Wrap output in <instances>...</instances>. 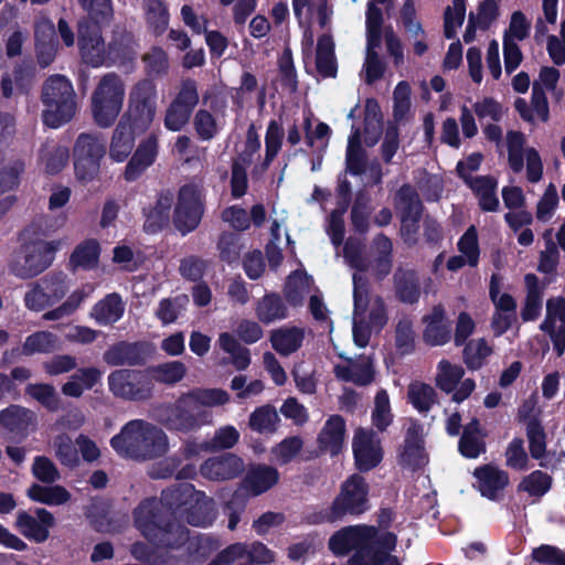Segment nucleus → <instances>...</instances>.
Masks as SVG:
<instances>
[{
	"label": "nucleus",
	"instance_id": "f257e3e1",
	"mask_svg": "<svg viewBox=\"0 0 565 565\" xmlns=\"http://www.w3.org/2000/svg\"><path fill=\"white\" fill-rule=\"evenodd\" d=\"M188 497H195L186 512V521L194 526H209L216 519L214 501L191 484H180L164 490L161 499H148L135 510V523L142 535L156 545L178 548L189 540L186 529L179 523L163 525V514L186 504Z\"/></svg>",
	"mask_w": 565,
	"mask_h": 565
},
{
	"label": "nucleus",
	"instance_id": "f03ea898",
	"mask_svg": "<svg viewBox=\"0 0 565 565\" xmlns=\"http://www.w3.org/2000/svg\"><path fill=\"white\" fill-rule=\"evenodd\" d=\"M157 111V90L150 81L137 83L129 93L128 109L116 126L109 143V157L124 162L132 153L136 134L146 131Z\"/></svg>",
	"mask_w": 565,
	"mask_h": 565
},
{
	"label": "nucleus",
	"instance_id": "7ed1b4c3",
	"mask_svg": "<svg viewBox=\"0 0 565 565\" xmlns=\"http://www.w3.org/2000/svg\"><path fill=\"white\" fill-rule=\"evenodd\" d=\"M393 533L374 526L356 525L340 530L329 541L330 550L338 555L354 551L352 565H401L391 552L395 548Z\"/></svg>",
	"mask_w": 565,
	"mask_h": 565
},
{
	"label": "nucleus",
	"instance_id": "20e7f679",
	"mask_svg": "<svg viewBox=\"0 0 565 565\" xmlns=\"http://www.w3.org/2000/svg\"><path fill=\"white\" fill-rule=\"evenodd\" d=\"M230 402V394L222 388H193L168 404L159 420L169 430L190 433L212 424V413L206 407H217Z\"/></svg>",
	"mask_w": 565,
	"mask_h": 565
},
{
	"label": "nucleus",
	"instance_id": "39448f33",
	"mask_svg": "<svg viewBox=\"0 0 565 565\" xmlns=\"http://www.w3.org/2000/svg\"><path fill=\"white\" fill-rule=\"evenodd\" d=\"M65 217L51 222L47 217H40L23 232L25 243L15 252L10 262L9 270L21 279L32 278L44 271L53 262L54 254L63 241H43L39 235L45 236L62 227Z\"/></svg>",
	"mask_w": 565,
	"mask_h": 565
},
{
	"label": "nucleus",
	"instance_id": "423d86ee",
	"mask_svg": "<svg viewBox=\"0 0 565 565\" xmlns=\"http://www.w3.org/2000/svg\"><path fill=\"white\" fill-rule=\"evenodd\" d=\"M110 445L121 457L150 460L168 451L169 438L157 425L143 419H132L110 439Z\"/></svg>",
	"mask_w": 565,
	"mask_h": 565
},
{
	"label": "nucleus",
	"instance_id": "0eeeda50",
	"mask_svg": "<svg viewBox=\"0 0 565 565\" xmlns=\"http://www.w3.org/2000/svg\"><path fill=\"white\" fill-rule=\"evenodd\" d=\"M353 341L360 347L367 345L373 330L386 323V312L382 299L369 291L367 281L361 274H353Z\"/></svg>",
	"mask_w": 565,
	"mask_h": 565
},
{
	"label": "nucleus",
	"instance_id": "6e6552de",
	"mask_svg": "<svg viewBox=\"0 0 565 565\" xmlns=\"http://www.w3.org/2000/svg\"><path fill=\"white\" fill-rule=\"evenodd\" d=\"M42 102L43 122L51 128H58L70 121L76 110L73 86L62 75L51 76L45 82Z\"/></svg>",
	"mask_w": 565,
	"mask_h": 565
},
{
	"label": "nucleus",
	"instance_id": "1a4fd4ad",
	"mask_svg": "<svg viewBox=\"0 0 565 565\" xmlns=\"http://www.w3.org/2000/svg\"><path fill=\"white\" fill-rule=\"evenodd\" d=\"M126 88L115 73L104 75L92 95V114L99 127H109L121 111Z\"/></svg>",
	"mask_w": 565,
	"mask_h": 565
},
{
	"label": "nucleus",
	"instance_id": "9d476101",
	"mask_svg": "<svg viewBox=\"0 0 565 565\" xmlns=\"http://www.w3.org/2000/svg\"><path fill=\"white\" fill-rule=\"evenodd\" d=\"M107 383L114 396L129 401L147 399L153 392V385L149 382L146 370L113 371L107 377Z\"/></svg>",
	"mask_w": 565,
	"mask_h": 565
},
{
	"label": "nucleus",
	"instance_id": "9b49d317",
	"mask_svg": "<svg viewBox=\"0 0 565 565\" xmlns=\"http://www.w3.org/2000/svg\"><path fill=\"white\" fill-rule=\"evenodd\" d=\"M68 285L62 275L45 276L28 286L23 302L28 310L41 312L64 298Z\"/></svg>",
	"mask_w": 565,
	"mask_h": 565
},
{
	"label": "nucleus",
	"instance_id": "f8f14e48",
	"mask_svg": "<svg viewBox=\"0 0 565 565\" xmlns=\"http://www.w3.org/2000/svg\"><path fill=\"white\" fill-rule=\"evenodd\" d=\"M103 26H93L87 22L78 24V46L83 60L92 66H100L109 62H117L121 54L113 46H106L100 29Z\"/></svg>",
	"mask_w": 565,
	"mask_h": 565
},
{
	"label": "nucleus",
	"instance_id": "ddd939ff",
	"mask_svg": "<svg viewBox=\"0 0 565 565\" xmlns=\"http://www.w3.org/2000/svg\"><path fill=\"white\" fill-rule=\"evenodd\" d=\"M203 189L200 184L189 183L179 191L174 210V225L183 235L198 227L203 215Z\"/></svg>",
	"mask_w": 565,
	"mask_h": 565
},
{
	"label": "nucleus",
	"instance_id": "4468645a",
	"mask_svg": "<svg viewBox=\"0 0 565 565\" xmlns=\"http://www.w3.org/2000/svg\"><path fill=\"white\" fill-rule=\"evenodd\" d=\"M369 488L363 477L351 476L341 487V492L333 501L328 519L335 521L344 514H360L367 509Z\"/></svg>",
	"mask_w": 565,
	"mask_h": 565
},
{
	"label": "nucleus",
	"instance_id": "2eb2a0df",
	"mask_svg": "<svg viewBox=\"0 0 565 565\" xmlns=\"http://www.w3.org/2000/svg\"><path fill=\"white\" fill-rule=\"evenodd\" d=\"M274 561V553L264 544L235 543L220 552L207 565H253L268 564Z\"/></svg>",
	"mask_w": 565,
	"mask_h": 565
},
{
	"label": "nucleus",
	"instance_id": "dca6fc26",
	"mask_svg": "<svg viewBox=\"0 0 565 565\" xmlns=\"http://www.w3.org/2000/svg\"><path fill=\"white\" fill-rule=\"evenodd\" d=\"M345 163L347 171L353 175H364L367 185L377 184L382 180L381 164L377 161L366 162V153L361 147L360 131L354 127L348 139Z\"/></svg>",
	"mask_w": 565,
	"mask_h": 565
},
{
	"label": "nucleus",
	"instance_id": "f3484780",
	"mask_svg": "<svg viewBox=\"0 0 565 565\" xmlns=\"http://www.w3.org/2000/svg\"><path fill=\"white\" fill-rule=\"evenodd\" d=\"M355 465L361 471H369L383 459V448L379 435L370 428L359 427L352 438Z\"/></svg>",
	"mask_w": 565,
	"mask_h": 565
},
{
	"label": "nucleus",
	"instance_id": "a211bd4d",
	"mask_svg": "<svg viewBox=\"0 0 565 565\" xmlns=\"http://www.w3.org/2000/svg\"><path fill=\"white\" fill-rule=\"evenodd\" d=\"M396 206L402 215V234L406 242H414L418 232L422 203L417 193L409 185L401 188L397 193Z\"/></svg>",
	"mask_w": 565,
	"mask_h": 565
},
{
	"label": "nucleus",
	"instance_id": "6ab92c4d",
	"mask_svg": "<svg viewBox=\"0 0 565 565\" xmlns=\"http://www.w3.org/2000/svg\"><path fill=\"white\" fill-rule=\"evenodd\" d=\"M159 152V140L156 135L142 139L126 164L124 177L127 181H135L150 168Z\"/></svg>",
	"mask_w": 565,
	"mask_h": 565
},
{
	"label": "nucleus",
	"instance_id": "aec40b11",
	"mask_svg": "<svg viewBox=\"0 0 565 565\" xmlns=\"http://www.w3.org/2000/svg\"><path fill=\"white\" fill-rule=\"evenodd\" d=\"M53 525V514L43 508L35 509L33 514L20 511L17 515V527L21 534L36 543H42L49 537Z\"/></svg>",
	"mask_w": 565,
	"mask_h": 565
},
{
	"label": "nucleus",
	"instance_id": "412c9836",
	"mask_svg": "<svg viewBox=\"0 0 565 565\" xmlns=\"http://www.w3.org/2000/svg\"><path fill=\"white\" fill-rule=\"evenodd\" d=\"M541 329L550 334L558 355L565 350V299L552 298L546 303V317Z\"/></svg>",
	"mask_w": 565,
	"mask_h": 565
},
{
	"label": "nucleus",
	"instance_id": "4be33fe9",
	"mask_svg": "<svg viewBox=\"0 0 565 565\" xmlns=\"http://www.w3.org/2000/svg\"><path fill=\"white\" fill-rule=\"evenodd\" d=\"M243 460L234 454H224L205 460L200 472L212 481H225L238 477L244 470Z\"/></svg>",
	"mask_w": 565,
	"mask_h": 565
},
{
	"label": "nucleus",
	"instance_id": "5701e85b",
	"mask_svg": "<svg viewBox=\"0 0 565 565\" xmlns=\"http://www.w3.org/2000/svg\"><path fill=\"white\" fill-rule=\"evenodd\" d=\"M0 426L13 437L23 439L35 429L36 416L20 405H10L0 412Z\"/></svg>",
	"mask_w": 565,
	"mask_h": 565
},
{
	"label": "nucleus",
	"instance_id": "b1692460",
	"mask_svg": "<svg viewBox=\"0 0 565 565\" xmlns=\"http://www.w3.org/2000/svg\"><path fill=\"white\" fill-rule=\"evenodd\" d=\"M423 322L425 323L423 337L426 343L437 347L444 345L450 340L451 324L443 306H435L423 318Z\"/></svg>",
	"mask_w": 565,
	"mask_h": 565
},
{
	"label": "nucleus",
	"instance_id": "393cba45",
	"mask_svg": "<svg viewBox=\"0 0 565 565\" xmlns=\"http://www.w3.org/2000/svg\"><path fill=\"white\" fill-rule=\"evenodd\" d=\"M401 461L412 469L424 467L428 462L423 441V428L417 424L413 423L406 431Z\"/></svg>",
	"mask_w": 565,
	"mask_h": 565
},
{
	"label": "nucleus",
	"instance_id": "a878e982",
	"mask_svg": "<svg viewBox=\"0 0 565 565\" xmlns=\"http://www.w3.org/2000/svg\"><path fill=\"white\" fill-rule=\"evenodd\" d=\"M475 477L480 493L491 500L498 499L509 483L507 472L493 466H484L476 469Z\"/></svg>",
	"mask_w": 565,
	"mask_h": 565
},
{
	"label": "nucleus",
	"instance_id": "bb28decb",
	"mask_svg": "<svg viewBox=\"0 0 565 565\" xmlns=\"http://www.w3.org/2000/svg\"><path fill=\"white\" fill-rule=\"evenodd\" d=\"M36 55L41 66L50 65L57 52L54 24L47 19H41L35 25Z\"/></svg>",
	"mask_w": 565,
	"mask_h": 565
},
{
	"label": "nucleus",
	"instance_id": "cd10ccee",
	"mask_svg": "<svg viewBox=\"0 0 565 565\" xmlns=\"http://www.w3.org/2000/svg\"><path fill=\"white\" fill-rule=\"evenodd\" d=\"M345 420L339 415L330 416L324 423L319 436V446L330 452L338 455L344 447Z\"/></svg>",
	"mask_w": 565,
	"mask_h": 565
},
{
	"label": "nucleus",
	"instance_id": "c85d7f7f",
	"mask_svg": "<svg viewBox=\"0 0 565 565\" xmlns=\"http://www.w3.org/2000/svg\"><path fill=\"white\" fill-rule=\"evenodd\" d=\"M142 344L118 342L105 351L103 360L110 366L137 365L142 362Z\"/></svg>",
	"mask_w": 565,
	"mask_h": 565
},
{
	"label": "nucleus",
	"instance_id": "c756f323",
	"mask_svg": "<svg viewBox=\"0 0 565 565\" xmlns=\"http://www.w3.org/2000/svg\"><path fill=\"white\" fill-rule=\"evenodd\" d=\"M305 339V329L297 326H284L270 332L274 350L281 355H290L299 350Z\"/></svg>",
	"mask_w": 565,
	"mask_h": 565
},
{
	"label": "nucleus",
	"instance_id": "7c9ffc66",
	"mask_svg": "<svg viewBox=\"0 0 565 565\" xmlns=\"http://www.w3.org/2000/svg\"><path fill=\"white\" fill-rule=\"evenodd\" d=\"M102 379L97 367H82L72 374L62 386V393L70 397H81L85 391L93 388Z\"/></svg>",
	"mask_w": 565,
	"mask_h": 565
},
{
	"label": "nucleus",
	"instance_id": "2f4dec72",
	"mask_svg": "<svg viewBox=\"0 0 565 565\" xmlns=\"http://www.w3.org/2000/svg\"><path fill=\"white\" fill-rule=\"evenodd\" d=\"M125 303L118 294H109L92 308L90 317L100 326H109L121 319Z\"/></svg>",
	"mask_w": 565,
	"mask_h": 565
},
{
	"label": "nucleus",
	"instance_id": "473e14b6",
	"mask_svg": "<svg viewBox=\"0 0 565 565\" xmlns=\"http://www.w3.org/2000/svg\"><path fill=\"white\" fill-rule=\"evenodd\" d=\"M277 469L266 465H256L249 468L245 477V487L252 494L259 495L278 482Z\"/></svg>",
	"mask_w": 565,
	"mask_h": 565
},
{
	"label": "nucleus",
	"instance_id": "72a5a7b5",
	"mask_svg": "<svg viewBox=\"0 0 565 565\" xmlns=\"http://www.w3.org/2000/svg\"><path fill=\"white\" fill-rule=\"evenodd\" d=\"M282 143V130L279 124L275 120L269 121L266 136L265 147L266 152L264 159L255 163L252 170L253 178H260L270 166L274 158L277 156Z\"/></svg>",
	"mask_w": 565,
	"mask_h": 565
},
{
	"label": "nucleus",
	"instance_id": "f704fd0d",
	"mask_svg": "<svg viewBox=\"0 0 565 565\" xmlns=\"http://www.w3.org/2000/svg\"><path fill=\"white\" fill-rule=\"evenodd\" d=\"M468 185L478 198L479 205L483 211L494 212L500 202L497 195L498 182L492 177H476L468 181Z\"/></svg>",
	"mask_w": 565,
	"mask_h": 565
},
{
	"label": "nucleus",
	"instance_id": "c9c22d12",
	"mask_svg": "<svg viewBox=\"0 0 565 565\" xmlns=\"http://www.w3.org/2000/svg\"><path fill=\"white\" fill-rule=\"evenodd\" d=\"M337 377L352 382L358 385H367L373 381V367L370 358H361L347 365H337L334 367Z\"/></svg>",
	"mask_w": 565,
	"mask_h": 565
},
{
	"label": "nucleus",
	"instance_id": "e433bc0d",
	"mask_svg": "<svg viewBox=\"0 0 565 565\" xmlns=\"http://www.w3.org/2000/svg\"><path fill=\"white\" fill-rule=\"evenodd\" d=\"M146 372L149 375V382L152 385L153 382L174 385L184 379L188 369L181 361H169L150 366L146 369Z\"/></svg>",
	"mask_w": 565,
	"mask_h": 565
},
{
	"label": "nucleus",
	"instance_id": "4c0bfd02",
	"mask_svg": "<svg viewBox=\"0 0 565 565\" xmlns=\"http://www.w3.org/2000/svg\"><path fill=\"white\" fill-rule=\"evenodd\" d=\"M355 128L353 125L352 128ZM356 129H360L356 127ZM361 131V130H359ZM382 132V114L376 100L367 99L364 107V128L360 132L366 146H374Z\"/></svg>",
	"mask_w": 565,
	"mask_h": 565
},
{
	"label": "nucleus",
	"instance_id": "58836bf2",
	"mask_svg": "<svg viewBox=\"0 0 565 565\" xmlns=\"http://www.w3.org/2000/svg\"><path fill=\"white\" fill-rule=\"evenodd\" d=\"M459 451L467 458H477L486 451L483 436L477 419H472L463 427L462 436L459 440Z\"/></svg>",
	"mask_w": 565,
	"mask_h": 565
},
{
	"label": "nucleus",
	"instance_id": "ea45409f",
	"mask_svg": "<svg viewBox=\"0 0 565 565\" xmlns=\"http://www.w3.org/2000/svg\"><path fill=\"white\" fill-rule=\"evenodd\" d=\"M94 291L92 285L84 286L81 289L73 291L67 299L58 307L46 311L43 319L46 321H55L73 315L82 305V302L89 297Z\"/></svg>",
	"mask_w": 565,
	"mask_h": 565
},
{
	"label": "nucleus",
	"instance_id": "a19ab883",
	"mask_svg": "<svg viewBox=\"0 0 565 565\" xmlns=\"http://www.w3.org/2000/svg\"><path fill=\"white\" fill-rule=\"evenodd\" d=\"M87 15V22L93 26H105L114 17L111 0H78Z\"/></svg>",
	"mask_w": 565,
	"mask_h": 565
},
{
	"label": "nucleus",
	"instance_id": "79ce46f5",
	"mask_svg": "<svg viewBox=\"0 0 565 565\" xmlns=\"http://www.w3.org/2000/svg\"><path fill=\"white\" fill-rule=\"evenodd\" d=\"M311 290L312 279L302 271H295L287 279L285 297L291 306H299Z\"/></svg>",
	"mask_w": 565,
	"mask_h": 565
},
{
	"label": "nucleus",
	"instance_id": "37998d69",
	"mask_svg": "<svg viewBox=\"0 0 565 565\" xmlns=\"http://www.w3.org/2000/svg\"><path fill=\"white\" fill-rule=\"evenodd\" d=\"M256 316L264 323H271L287 318V308L282 299L275 295L264 296L256 306Z\"/></svg>",
	"mask_w": 565,
	"mask_h": 565
},
{
	"label": "nucleus",
	"instance_id": "c03bdc74",
	"mask_svg": "<svg viewBox=\"0 0 565 565\" xmlns=\"http://www.w3.org/2000/svg\"><path fill=\"white\" fill-rule=\"evenodd\" d=\"M394 414L391 407V401L385 390H380L375 394L373 407L371 411L372 425L377 431H385L393 423Z\"/></svg>",
	"mask_w": 565,
	"mask_h": 565
},
{
	"label": "nucleus",
	"instance_id": "a18cd8bd",
	"mask_svg": "<svg viewBox=\"0 0 565 565\" xmlns=\"http://www.w3.org/2000/svg\"><path fill=\"white\" fill-rule=\"evenodd\" d=\"M32 71L26 66H18L12 73L2 77L1 89L6 97L25 92L32 83Z\"/></svg>",
	"mask_w": 565,
	"mask_h": 565
},
{
	"label": "nucleus",
	"instance_id": "49530a36",
	"mask_svg": "<svg viewBox=\"0 0 565 565\" xmlns=\"http://www.w3.org/2000/svg\"><path fill=\"white\" fill-rule=\"evenodd\" d=\"M68 157L67 147L46 142L41 149L40 161L47 173H57L66 166Z\"/></svg>",
	"mask_w": 565,
	"mask_h": 565
},
{
	"label": "nucleus",
	"instance_id": "de8ad7c7",
	"mask_svg": "<svg viewBox=\"0 0 565 565\" xmlns=\"http://www.w3.org/2000/svg\"><path fill=\"white\" fill-rule=\"evenodd\" d=\"M188 303L189 297L186 295L163 298L159 301L154 316L163 326L171 324L185 311Z\"/></svg>",
	"mask_w": 565,
	"mask_h": 565
},
{
	"label": "nucleus",
	"instance_id": "09e8293b",
	"mask_svg": "<svg viewBox=\"0 0 565 565\" xmlns=\"http://www.w3.org/2000/svg\"><path fill=\"white\" fill-rule=\"evenodd\" d=\"M28 495L31 500L47 505H61L71 498L70 492L61 486L44 487L36 483L29 488Z\"/></svg>",
	"mask_w": 565,
	"mask_h": 565
},
{
	"label": "nucleus",
	"instance_id": "8fccbe9b",
	"mask_svg": "<svg viewBox=\"0 0 565 565\" xmlns=\"http://www.w3.org/2000/svg\"><path fill=\"white\" fill-rule=\"evenodd\" d=\"M463 374L465 371L460 365L452 364L448 360H441L437 364L436 385L446 393L454 392Z\"/></svg>",
	"mask_w": 565,
	"mask_h": 565
},
{
	"label": "nucleus",
	"instance_id": "3c124183",
	"mask_svg": "<svg viewBox=\"0 0 565 565\" xmlns=\"http://www.w3.org/2000/svg\"><path fill=\"white\" fill-rule=\"evenodd\" d=\"M57 337L50 331H36L25 338L22 345L24 355L50 353L57 349Z\"/></svg>",
	"mask_w": 565,
	"mask_h": 565
},
{
	"label": "nucleus",
	"instance_id": "603ef678",
	"mask_svg": "<svg viewBox=\"0 0 565 565\" xmlns=\"http://www.w3.org/2000/svg\"><path fill=\"white\" fill-rule=\"evenodd\" d=\"M105 151V141L98 135L81 134L74 146V157L102 160Z\"/></svg>",
	"mask_w": 565,
	"mask_h": 565
},
{
	"label": "nucleus",
	"instance_id": "864d4df0",
	"mask_svg": "<svg viewBox=\"0 0 565 565\" xmlns=\"http://www.w3.org/2000/svg\"><path fill=\"white\" fill-rule=\"evenodd\" d=\"M98 258L99 244L95 239H87L74 249L71 264L75 268L92 269L97 266Z\"/></svg>",
	"mask_w": 565,
	"mask_h": 565
},
{
	"label": "nucleus",
	"instance_id": "5fc2aeb1",
	"mask_svg": "<svg viewBox=\"0 0 565 565\" xmlns=\"http://www.w3.org/2000/svg\"><path fill=\"white\" fill-rule=\"evenodd\" d=\"M278 423V413L269 405L256 408L249 416V427L260 434L274 433Z\"/></svg>",
	"mask_w": 565,
	"mask_h": 565
},
{
	"label": "nucleus",
	"instance_id": "6e6d98bb",
	"mask_svg": "<svg viewBox=\"0 0 565 565\" xmlns=\"http://www.w3.org/2000/svg\"><path fill=\"white\" fill-rule=\"evenodd\" d=\"M333 41L329 35H323L317 46V68L323 76H334L337 72Z\"/></svg>",
	"mask_w": 565,
	"mask_h": 565
},
{
	"label": "nucleus",
	"instance_id": "4d7b16f0",
	"mask_svg": "<svg viewBox=\"0 0 565 565\" xmlns=\"http://www.w3.org/2000/svg\"><path fill=\"white\" fill-rule=\"evenodd\" d=\"M408 401L418 412L424 413L436 403V392L428 384L414 382L408 387Z\"/></svg>",
	"mask_w": 565,
	"mask_h": 565
},
{
	"label": "nucleus",
	"instance_id": "13d9d810",
	"mask_svg": "<svg viewBox=\"0 0 565 565\" xmlns=\"http://www.w3.org/2000/svg\"><path fill=\"white\" fill-rule=\"evenodd\" d=\"M526 436L532 458L540 460V465L545 467L543 460L547 457L546 435L543 427L536 420H530L526 426Z\"/></svg>",
	"mask_w": 565,
	"mask_h": 565
},
{
	"label": "nucleus",
	"instance_id": "bf43d9fd",
	"mask_svg": "<svg viewBox=\"0 0 565 565\" xmlns=\"http://www.w3.org/2000/svg\"><path fill=\"white\" fill-rule=\"evenodd\" d=\"M492 353L491 347L484 339H476L468 342L463 350V360L471 370L480 369L486 359Z\"/></svg>",
	"mask_w": 565,
	"mask_h": 565
},
{
	"label": "nucleus",
	"instance_id": "052dcab7",
	"mask_svg": "<svg viewBox=\"0 0 565 565\" xmlns=\"http://www.w3.org/2000/svg\"><path fill=\"white\" fill-rule=\"evenodd\" d=\"M172 199L169 195H161L156 205L147 213L145 228L154 233L161 228L169 220V212Z\"/></svg>",
	"mask_w": 565,
	"mask_h": 565
},
{
	"label": "nucleus",
	"instance_id": "680f3d73",
	"mask_svg": "<svg viewBox=\"0 0 565 565\" xmlns=\"http://www.w3.org/2000/svg\"><path fill=\"white\" fill-rule=\"evenodd\" d=\"M396 287L401 299L415 302L419 297V279L414 271H398L395 275Z\"/></svg>",
	"mask_w": 565,
	"mask_h": 565
},
{
	"label": "nucleus",
	"instance_id": "e2e57ef3",
	"mask_svg": "<svg viewBox=\"0 0 565 565\" xmlns=\"http://www.w3.org/2000/svg\"><path fill=\"white\" fill-rule=\"evenodd\" d=\"M143 10L148 23L157 33L166 30L169 22V13L161 0H143Z\"/></svg>",
	"mask_w": 565,
	"mask_h": 565
},
{
	"label": "nucleus",
	"instance_id": "0e129e2a",
	"mask_svg": "<svg viewBox=\"0 0 565 565\" xmlns=\"http://www.w3.org/2000/svg\"><path fill=\"white\" fill-rule=\"evenodd\" d=\"M312 114L308 113L303 117V130L306 142L309 147L319 143V147L326 149L331 135L330 127L324 122H318L316 128L312 129Z\"/></svg>",
	"mask_w": 565,
	"mask_h": 565
},
{
	"label": "nucleus",
	"instance_id": "69168bd1",
	"mask_svg": "<svg viewBox=\"0 0 565 565\" xmlns=\"http://www.w3.org/2000/svg\"><path fill=\"white\" fill-rule=\"evenodd\" d=\"M53 448L56 458L62 465L74 467L78 463L77 449L68 435L64 433L58 434L53 441Z\"/></svg>",
	"mask_w": 565,
	"mask_h": 565
},
{
	"label": "nucleus",
	"instance_id": "338daca9",
	"mask_svg": "<svg viewBox=\"0 0 565 565\" xmlns=\"http://www.w3.org/2000/svg\"><path fill=\"white\" fill-rule=\"evenodd\" d=\"M302 439L298 436L287 437L271 449L274 461L278 465L290 462L302 448Z\"/></svg>",
	"mask_w": 565,
	"mask_h": 565
},
{
	"label": "nucleus",
	"instance_id": "774afa93",
	"mask_svg": "<svg viewBox=\"0 0 565 565\" xmlns=\"http://www.w3.org/2000/svg\"><path fill=\"white\" fill-rule=\"evenodd\" d=\"M392 242L385 236H377L374 241V250L376 259L374 264V270L379 276H386L391 271V253Z\"/></svg>",
	"mask_w": 565,
	"mask_h": 565
}]
</instances>
